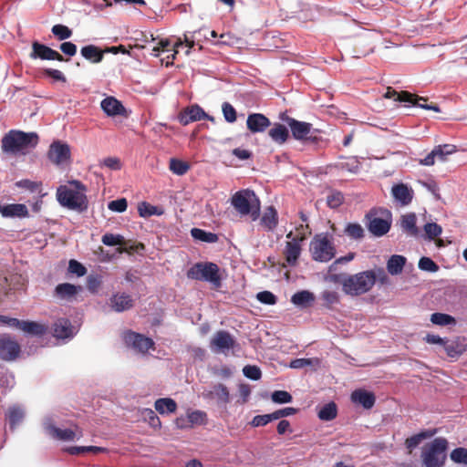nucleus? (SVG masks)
Returning <instances> with one entry per match:
<instances>
[{
    "label": "nucleus",
    "mask_w": 467,
    "mask_h": 467,
    "mask_svg": "<svg viewBox=\"0 0 467 467\" xmlns=\"http://www.w3.org/2000/svg\"><path fill=\"white\" fill-rule=\"evenodd\" d=\"M69 185H60L57 190V199L58 202L69 210L83 213L88 210V200L86 195L87 186L80 181H70Z\"/></svg>",
    "instance_id": "1"
},
{
    "label": "nucleus",
    "mask_w": 467,
    "mask_h": 467,
    "mask_svg": "<svg viewBox=\"0 0 467 467\" xmlns=\"http://www.w3.org/2000/svg\"><path fill=\"white\" fill-rule=\"evenodd\" d=\"M38 143V136L35 132H24L12 130L1 140V149L4 153L16 156L26 154L29 149L35 148Z\"/></svg>",
    "instance_id": "2"
},
{
    "label": "nucleus",
    "mask_w": 467,
    "mask_h": 467,
    "mask_svg": "<svg viewBox=\"0 0 467 467\" xmlns=\"http://www.w3.org/2000/svg\"><path fill=\"white\" fill-rule=\"evenodd\" d=\"M333 279L341 283L342 289L347 295L359 296L368 292L376 283V273L373 270L360 272L341 279L334 275Z\"/></svg>",
    "instance_id": "3"
},
{
    "label": "nucleus",
    "mask_w": 467,
    "mask_h": 467,
    "mask_svg": "<svg viewBox=\"0 0 467 467\" xmlns=\"http://www.w3.org/2000/svg\"><path fill=\"white\" fill-rule=\"evenodd\" d=\"M231 203L241 215H250L253 221L260 216V200L253 190L236 192L231 198Z\"/></svg>",
    "instance_id": "4"
},
{
    "label": "nucleus",
    "mask_w": 467,
    "mask_h": 467,
    "mask_svg": "<svg viewBox=\"0 0 467 467\" xmlns=\"http://www.w3.org/2000/svg\"><path fill=\"white\" fill-rule=\"evenodd\" d=\"M289 126L292 136L295 140L303 142L306 145H318L323 140L321 130L314 129L308 122L296 120L293 118H282Z\"/></svg>",
    "instance_id": "5"
},
{
    "label": "nucleus",
    "mask_w": 467,
    "mask_h": 467,
    "mask_svg": "<svg viewBox=\"0 0 467 467\" xmlns=\"http://www.w3.org/2000/svg\"><path fill=\"white\" fill-rule=\"evenodd\" d=\"M448 441L444 438H436L427 443L421 451V461L425 467H443L447 459Z\"/></svg>",
    "instance_id": "6"
},
{
    "label": "nucleus",
    "mask_w": 467,
    "mask_h": 467,
    "mask_svg": "<svg viewBox=\"0 0 467 467\" xmlns=\"http://www.w3.org/2000/svg\"><path fill=\"white\" fill-rule=\"evenodd\" d=\"M368 230L375 236H383L390 229V213L385 209L372 208L364 218Z\"/></svg>",
    "instance_id": "7"
},
{
    "label": "nucleus",
    "mask_w": 467,
    "mask_h": 467,
    "mask_svg": "<svg viewBox=\"0 0 467 467\" xmlns=\"http://www.w3.org/2000/svg\"><path fill=\"white\" fill-rule=\"evenodd\" d=\"M219 266L212 262H200L194 264L188 271L187 277L192 280L205 281L220 287L222 278Z\"/></svg>",
    "instance_id": "8"
},
{
    "label": "nucleus",
    "mask_w": 467,
    "mask_h": 467,
    "mask_svg": "<svg viewBox=\"0 0 467 467\" xmlns=\"http://www.w3.org/2000/svg\"><path fill=\"white\" fill-rule=\"evenodd\" d=\"M309 251L317 262H328L336 255L335 245L327 234H316L310 242Z\"/></svg>",
    "instance_id": "9"
},
{
    "label": "nucleus",
    "mask_w": 467,
    "mask_h": 467,
    "mask_svg": "<svg viewBox=\"0 0 467 467\" xmlns=\"http://www.w3.org/2000/svg\"><path fill=\"white\" fill-rule=\"evenodd\" d=\"M386 99H392L395 101L404 102L410 104L412 106H416L424 109L433 110L435 112H440L441 109L437 104H428L427 99L423 97H420L416 94H412L409 91H400L398 92L391 87L387 88V91L384 95Z\"/></svg>",
    "instance_id": "10"
},
{
    "label": "nucleus",
    "mask_w": 467,
    "mask_h": 467,
    "mask_svg": "<svg viewBox=\"0 0 467 467\" xmlns=\"http://www.w3.org/2000/svg\"><path fill=\"white\" fill-rule=\"evenodd\" d=\"M238 347L236 340L226 330H219L214 333L210 341V348L214 353L226 354L230 349H234Z\"/></svg>",
    "instance_id": "11"
},
{
    "label": "nucleus",
    "mask_w": 467,
    "mask_h": 467,
    "mask_svg": "<svg viewBox=\"0 0 467 467\" xmlns=\"http://www.w3.org/2000/svg\"><path fill=\"white\" fill-rule=\"evenodd\" d=\"M125 344L140 353H147L150 349H154V341L137 332L129 330L123 334Z\"/></svg>",
    "instance_id": "12"
},
{
    "label": "nucleus",
    "mask_w": 467,
    "mask_h": 467,
    "mask_svg": "<svg viewBox=\"0 0 467 467\" xmlns=\"http://www.w3.org/2000/svg\"><path fill=\"white\" fill-rule=\"evenodd\" d=\"M21 352L19 343L8 334L0 337V358L4 361L16 359Z\"/></svg>",
    "instance_id": "13"
},
{
    "label": "nucleus",
    "mask_w": 467,
    "mask_h": 467,
    "mask_svg": "<svg viewBox=\"0 0 467 467\" xmlns=\"http://www.w3.org/2000/svg\"><path fill=\"white\" fill-rule=\"evenodd\" d=\"M32 59L40 58L42 60H57V61H67L60 53L51 47L41 44L37 41L32 43V51L30 53Z\"/></svg>",
    "instance_id": "14"
},
{
    "label": "nucleus",
    "mask_w": 467,
    "mask_h": 467,
    "mask_svg": "<svg viewBox=\"0 0 467 467\" xmlns=\"http://www.w3.org/2000/svg\"><path fill=\"white\" fill-rule=\"evenodd\" d=\"M47 155L53 163L59 165L70 159V148L66 143L54 141L49 147Z\"/></svg>",
    "instance_id": "15"
},
{
    "label": "nucleus",
    "mask_w": 467,
    "mask_h": 467,
    "mask_svg": "<svg viewBox=\"0 0 467 467\" xmlns=\"http://www.w3.org/2000/svg\"><path fill=\"white\" fill-rule=\"evenodd\" d=\"M100 107L109 117L121 116L127 118L129 116V113L121 101L112 96H109L102 99Z\"/></svg>",
    "instance_id": "16"
},
{
    "label": "nucleus",
    "mask_w": 467,
    "mask_h": 467,
    "mask_svg": "<svg viewBox=\"0 0 467 467\" xmlns=\"http://www.w3.org/2000/svg\"><path fill=\"white\" fill-rule=\"evenodd\" d=\"M205 119L211 121H214V118L207 115L204 110L198 105L186 108L184 111L179 115V121L184 126L191 122Z\"/></svg>",
    "instance_id": "17"
},
{
    "label": "nucleus",
    "mask_w": 467,
    "mask_h": 467,
    "mask_svg": "<svg viewBox=\"0 0 467 467\" xmlns=\"http://www.w3.org/2000/svg\"><path fill=\"white\" fill-rule=\"evenodd\" d=\"M305 239L306 236L302 234L299 238L286 242L284 255L288 265L295 266L297 264L302 250L300 243Z\"/></svg>",
    "instance_id": "18"
},
{
    "label": "nucleus",
    "mask_w": 467,
    "mask_h": 467,
    "mask_svg": "<svg viewBox=\"0 0 467 467\" xmlns=\"http://www.w3.org/2000/svg\"><path fill=\"white\" fill-rule=\"evenodd\" d=\"M271 125L270 119L262 113H251L246 119L247 129L252 133H259L266 130Z\"/></svg>",
    "instance_id": "19"
},
{
    "label": "nucleus",
    "mask_w": 467,
    "mask_h": 467,
    "mask_svg": "<svg viewBox=\"0 0 467 467\" xmlns=\"http://www.w3.org/2000/svg\"><path fill=\"white\" fill-rule=\"evenodd\" d=\"M391 193L394 199L401 205L405 206L411 202L413 198V191L404 183L393 185Z\"/></svg>",
    "instance_id": "20"
},
{
    "label": "nucleus",
    "mask_w": 467,
    "mask_h": 467,
    "mask_svg": "<svg viewBox=\"0 0 467 467\" xmlns=\"http://www.w3.org/2000/svg\"><path fill=\"white\" fill-rule=\"evenodd\" d=\"M0 213L4 217L25 218L29 215V212L26 205L23 203H11L0 205Z\"/></svg>",
    "instance_id": "21"
},
{
    "label": "nucleus",
    "mask_w": 467,
    "mask_h": 467,
    "mask_svg": "<svg viewBox=\"0 0 467 467\" xmlns=\"http://www.w3.org/2000/svg\"><path fill=\"white\" fill-rule=\"evenodd\" d=\"M351 400L354 403L360 404L364 409H371L376 401L374 393L365 389H356L351 394Z\"/></svg>",
    "instance_id": "22"
},
{
    "label": "nucleus",
    "mask_w": 467,
    "mask_h": 467,
    "mask_svg": "<svg viewBox=\"0 0 467 467\" xmlns=\"http://www.w3.org/2000/svg\"><path fill=\"white\" fill-rule=\"evenodd\" d=\"M133 299L126 293L115 294L110 298V306L116 312H123L133 306Z\"/></svg>",
    "instance_id": "23"
},
{
    "label": "nucleus",
    "mask_w": 467,
    "mask_h": 467,
    "mask_svg": "<svg viewBox=\"0 0 467 467\" xmlns=\"http://www.w3.org/2000/svg\"><path fill=\"white\" fill-rule=\"evenodd\" d=\"M82 290L80 285L69 283L59 284L55 288V296L61 300H72Z\"/></svg>",
    "instance_id": "24"
},
{
    "label": "nucleus",
    "mask_w": 467,
    "mask_h": 467,
    "mask_svg": "<svg viewBox=\"0 0 467 467\" xmlns=\"http://www.w3.org/2000/svg\"><path fill=\"white\" fill-rule=\"evenodd\" d=\"M444 350L450 358H458L467 349L465 340L462 337H456L451 340H445Z\"/></svg>",
    "instance_id": "25"
},
{
    "label": "nucleus",
    "mask_w": 467,
    "mask_h": 467,
    "mask_svg": "<svg viewBox=\"0 0 467 467\" xmlns=\"http://www.w3.org/2000/svg\"><path fill=\"white\" fill-rule=\"evenodd\" d=\"M203 397L211 400L216 399L217 401L222 404H227L230 401L228 388L222 383L213 385L211 390L203 393Z\"/></svg>",
    "instance_id": "26"
},
{
    "label": "nucleus",
    "mask_w": 467,
    "mask_h": 467,
    "mask_svg": "<svg viewBox=\"0 0 467 467\" xmlns=\"http://www.w3.org/2000/svg\"><path fill=\"white\" fill-rule=\"evenodd\" d=\"M25 418V410L20 405L10 406L5 413V419L8 420L9 427L12 431L23 421Z\"/></svg>",
    "instance_id": "27"
},
{
    "label": "nucleus",
    "mask_w": 467,
    "mask_h": 467,
    "mask_svg": "<svg viewBox=\"0 0 467 467\" xmlns=\"http://www.w3.org/2000/svg\"><path fill=\"white\" fill-rule=\"evenodd\" d=\"M16 328L33 336H43L47 331V327L43 324L25 320H19V324L16 326Z\"/></svg>",
    "instance_id": "28"
},
{
    "label": "nucleus",
    "mask_w": 467,
    "mask_h": 467,
    "mask_svg": "<svg viewBox=\"0 0 467 467\" xmlns=\"http://www.w3.org/2000/svg\"><path fill=\"white\" fill-rule=\"evenodd\" d=\"M268 135L275 143L282 145L288 140L289 130L285 125L275 123L273 128L269 130Z\"/></svg>",
    "instance_id": "29"
},
{
    "label": "nucleus",
    "mask_w": 467,
    "mask_h": 467,
    "mask_svg": "<svg viewBox=\"0 0 467 467\" xmlns=\"http://www.w3.org/2000/svg\"><path fill=\"white\" fill-rule=\"evenodd\" d=\"M53 335L57 338H67L72 336V327L68 319L60 318L53 325Z\"/></svg>",
    "instance_id": "30"
},
{
    "label": "nucleus",
    "mask_w": 467,
    "mask_h": 467,
    "mask_svg": "<svg viewBox=\"0 0 467 467\" xmlns=\"http://www.w3.org/2000/svg\"><path fill=\"white\" fill-rule=\"evenodd\" d=\"M80 53L87 60L96 64L102 61L105 51L95 45H88L81 48Z\"/></svg>",
    "instance_id": "31"
},
{
    "label": "nucleus",
    "mask_w": 467,
    "mask_h": 467,
    "mask_svg": "<svg viewBox=\"0 0 467 467\" xmlns=\"http://www.w3.org/2000/svg\"><path fill=\"white\" fill-rule=\"evenodd\" d=\"M417 217L415 213H410L401 216L400 226L402 230L410 236H417L419 234V229L416 225Z\"/></svg>",
    "instance_id": "32"
},
{
    "label": "nucleus",
    "mask_w": 467,
    "mask_h": 467,
    "mask_svg": "<svg viewBox=\"0 0 467 467\" xmlns=\"http://www.w3.org/2000/svg\"><path fill=\"white\" fill-rule=\"evenodd\" d=\"M407 259L403 255L393 254L387 262V270L392 275H400L404 268Z\"/></svg>",
    "instance_id": "33"
},
{
    "label": "nucleus",
    "mask_w": 467,
    "mask_h": 467,
    "mask_svg": "<svg viewBox=\"0 0 467 467\" xmlns=\"http://www.w3.org/2000/svg\"><path fill=\"white\" fill-rule=\"evenodd\" d=\"M278 223V216L276 210L270 206L266 209L261 218V224L267 230L273 231Z\"/></svg>",
    "instance_id": "34"
},
{
    "label": "nucleus",
    "mask_w": 467,
    "mask_h": 467,
    "mask_svg": "<svg viewBox=\"0 0 467 467\" xmlns=\"http://www.w3.org/2000/svg\"><path fill=\"white\" fill-rule=\"evenodd\" d=\"M314 300H315L314 295L307 290L296 292L291 297V302L294 305L300 306V307H306V306H310L311 303L314 302Z\"/></svg>",
    "instance_id": "35"
},
{
    "label": "nucleus",
    "mask_w": 467,
    "mask_h": 467,
    "mask_svg": "<svg viewBox=\"0 0 467 467\" xmlns=\"http://www.w3.org/2000/svg\"><path fill=\"white\" fill-rule=\"evenodd\" d=\"M154 407L161 414L173 413L177 410V403L171 398H161L155 401Z\"/></svg>",
    "instance_id": "36"
},
{
    "label": "nucleus",
    "mask_w": 467,
    "mask_h": 467,
    "mask_svg": "<svg viewBox=\"0 0 467 467\" xmlns=\"http://www.w3.org/2000/svg\"><path fill=\"white\" fill-rule=\"evenodd\" d=\"M447 154H445L442 148L438 145L422 160L420 161L421 165L431 166L435 163V159L444 161L447 160Z\"/></svg>",
    "instance_id": "37"
},
{
    "label": "nucleus",
    "mask_w": 467,
    "mask_h": 467,
    "mask_svg": "<svg viewBox=\"0 0 467 467\" xmlns=\"http://www.w3.org/2000/svg\"><path fill=\"white\" fill-rule=\"evenodd\" d=\"M48 432L53 438L66 441H73L77 436L76 432L70 429L62 430L56 426H49Z\"/></svg>",
    "instance_id": "38"
},
{
    "label": "nucleus",
    "mask_w": 467,
    "mask_h": 467,
    "mask_svg": "<svg viewBox=\"0 0 467 467\" xmlns=\"http://www.w3.org/2000/svg\"><path fill=\"white\" fill-rule=\"evenodd\" d=\"M138 212L140 217H150L152 215H162L164 211L162 208L151 205L147 202H141L138 205Z\"/></svg>",
    "instance_id": "39"
},
{
    "label": "nucleus",
    "mask_w": 467,
    "mask_h": 467,
    "mask_svg": "<svg viewBox=\"0 0 467 467\" xmlns=\"http://www.w3.org/2000/svg\"><path fill=\"white\" fill-rule=\"evenodd\" d=\"M337 415V404L333 401L326 404L323 406L318 413L317 416L321 420L329 421L334 420Z\"/></svg>",
    "instance_id": "40"
},
{
    "label": "nucleus",
    "mask_w": 467,
    "mask_h": 467,
    "mask_svg": "<svg viewBox=\"0 0 467 467\" xmlns=\"http://www.w3.org/2000/svg\"><path fill=\"white\" fill-rule=\"evenodd\" d=\"M191 234L194 239L200 240L202 242L212 244L218 241V236L216 234L206 232L199 228H192Z\"/></svg>",
    "instance_id": "41"
},
{
    "label": "nucleus",
    "mask_w": 467,
    "mask_h": 467,
    "mask_svg": "<svg viewBox=\"0 0 467 467\" xmlns=\"http://www.w3.org/2000/svg\"><path fill=\"white\" fill-rule=\"evenodd\" d=\"M66 451L71 455H78L85 452L100 453L106 451L107 449L98 446H72Z\"/></svg>",
    "instance_id": "42"
},
{
    "label": "nucleus",
    "mask_w": 467,
    "mask_h": 467,
    "mask_svg": "<svg viewBox=\"0 0 467 467\" xmlns=\"http://www.w3.org/2000/svg\"><path fill=\"white\" fill-rule=\"evenodd\" d=\"M345 234L351 239L359 240L364 237V229L358 223H349L345 228Z\"/></svg>",
    "instance_id": "43"
},
{
    "label": "nucleus",
    "mask_w": 467,
    "mask_h": 467,
    "mask_svg": "<svg viewBox=\"0 0 467 467\" xmlns=\"http://www.w3.org/2000/svg\"><path fill=\"white\" fill-rule=\"evenodd\" d=\"M169 168L174 174L183 175L189 171L190 165L186 161L172 158L170 160Z\"/></svg>",
    "instance_id": "44"
},
{
    "label": "nucleus",
    "mask_w": 467,
    "mask_h": 467,
    "mask_svg": "<svg viewBox=\"0 0 467 467\" xmlns=\"http://www.w3.org/2000/svg\"><path fill=\"white\" fill-rule=\"evenodd\" d=\"M431 321L439 326H447L455 323L453 317L444 313H434L431 316Z\"/></svg>",
    "instance_id": "45"
},
{
    "label": "nucleus",
    "mask_w": 467,
    "mask_h": 467,
    "mask_svg": "<svg viewBox=\"0 0 467 467\" xmlns=\"http://www.w3.org/2000/svg\"><path fill=\"white\" fill-rule=\"evenodd\" d=\"M451 460L455 463L467 464V449L459 447L451 451Z\"/></svg>",
    "instance_id": "46"
},
{
    "label": "nucleus",
    "mask_w": 467,
    "mask_h": 467,
    "mask_svg": "<svg viewBox=\"0 0 467 467\" xmlns=\"http://www.w3.org/2000/svg\"><path fill=\"white\" fill-rule=\"evenodd\" d=\"M51 31L59 40L67 39L72 36V30L60 24L53 26Z\"/></svg>",
    "instance_id": "47"
},
{
    "label": "nucleus",
    "mask_w": 467,
    "mask_h": 467,
    "mask_svg": "<svg viewBox=\"0 0 467 467\" xmlns=\"http://www.w3.org/2000/svg\"><path fill=\"white\" fill-rule=\"evenodd\" d=\"M102 243L108 246L122 245L125 244V239L119 234H106L102 236Z\"/></svg>",
    "instance_id": "48"
},
{
    "label": "nucleus",
    "mask_w": 467,
    "mask_h": 467,
    "mask_svg": "<svg viewBox=\"0 0 467 467\" xmlns=\"http://www.w3.org/2000/svg\"><path fill=\"white\" fill-rule=\"evenodd\" d=\"M419 268L423 271L434 273L439 270L438 265L430 257L423 256L420 259Z\"/></svg>",
    "instance_id": "49"
},
{
    "label": "nucleus",
    "mask_w": 467,
    "mask_h": 467,
    "mask_svg": "<svg viewBox=\"0 0 467 467\" xmlns=\"http://www.w3.org/2000/svg\"><path fill=\"white\" fill-rule=\"evenodd\" d=\"M426 437V432L422 431L418 434L412 435L410 438H407L405 441V446L409 450V452L410 453L412 450L416 448Z\"/></svg>",
    "instance_id": "50"
},
{
    "label": "nucleus",
    "mask_w": 467,
    "mask_h": 467,
    "mask_svg": "<svg viewBox=\"0 0 467 467\" xmlns=\"http://www.w3.org/2000/svg\"><path fill=\"white\" fill-rule=\"evenodd\" d=\"M143 416L146 421L150 425V427L154 429H161V422L160 418L156 415V413L151 409H146L143 411Z\"/></svg>",
    "instance_id": "51"
},
{
    "label": "nucleus",
    "mask_w": 467,
    "mask_h": 467,
    "mask_svg": "<svg viewBox=\"0 0 467 467\" xmlns=\"http://www.w3.org/2000/svg\"><path fill=\"white\" fill-rule=\"evenodd\" d=\"M344 202V195L340 192H334L327 197V204L332 209L339 207Z\"/></svg>",
    "instance_id": "52"
},
{
    "label": "nucleus",
    "mask_w": 467,
    "mask_h": 467,
    "mask_svg": "<svg viewBox=\"0 0 467 467\" xmlns=\"http://www.w3.org/2000/svg\"><path fill=\"white\" fill-rule=\"evenodd\" d=\"M244 375L253 380H258L262 377L261 369L254 365H246L243 368Z\"/></svg>",
    "instance_id": "53"
},
{
    "label": "nucleus",
    "mask_w": 467,
    "mask_h": 467,
    "mask_svg": "<svg viewBox=\"0 0 467 467\" xmlns=\"http://www.w3.org/2000/svg\"><path fill=\"white\" fill-rule=\"evenodd\" d=\"M222 110L227 122L233 123L236 120V110L229 102L223 103Z\"/></svg>",
    "instance_id": "54"
},
{
    "label": "nucleus",
    "mask_w": 467,
    "mask_h": 467,
    "mask_svg": "<svg viewBox=\"0 0 467 467\" xmlns=\"http://www.w3.org/2000/svg\"><path fill=\"white\" fill-rule=\"evenodd\" d=\"M256 298L259 302L265 305L273 306L276 304L277 297L270 291H262L256 295Z\"/></svg>",
    "instance_id": "55"
},
{
    "label": "nucleus",
    "mask_w": 467,
    "mask_h": 467,
    "mask_svg": "<svg viewBox=\"0 0 467 467\" xmlns=\"http://www.w3.org/2000/svg\"><path fill=\"white\" fill-rule=\"evenodd\" d=\"M272 400L275 403H288L292 401V396L285 390H275L272 393Z\"/></svg>",
    "instance_id": "56"
},
{
    "label": "nucleus",
    "mask_w": 467,
    "mask_h": 467,
    "mask_svg": "<svg viewBox=\"0 0 467 467\" xmlns=\"http://www.w3.org/2000/svg\"><path fill=\"white\" fill-rule=\"evenodd\" d=\"M42 183L38 182H33L28 179H24L16 182V186L30 191L31 192H36Z\"/></svg>",
    "instance_id": "57"
},
{
    "label": "nucleus",
    "mask_w": 467,
    "mask_h": 467,
    "mask_svg": "<svg viewBox=\"0 0 467 467\" xmlns=\"http://www.w3.org/2000/svg\"><path fill=\"white\" fill-rule=\"evenodd\" d=\"M206 413L202 410H194L188 414V421L191 424H204L206 421Z\"/></svg>",
    "instance_id": "58"
},
{
    "label": "nucleus",
    "mask_w": 467,
    "mask_h": 467,
    "mask_svg": "<svg viewBox=\"0 0 467 467\" xmlns=\"http://www.w3.org/2000/svg\"><path fill=\"white\" fill-rule=\"evenodd\" d=\"M426 235L430 239H434L441 234V227L436 223H428L424 225Z\"/></svg>",
    "instance_id": "59"
},
{
    "label": "nucleus",
    "mask_w": 467,
    "mask_h": 467,
    "mask_svg": "<svg viewBox=\"0 0 467 467\" xmlns=\"http://www.w3.org/2000/svg\"><path fill=\"white\" fill-rule=\"evenodd\" d=\"M109 209L118 213H123L127 210L128 202L125 198L111 201L108 205Z\"/></svg>",
    "instance_id": "60"
},
{
    "label": "nucleus",
    "mask_w": 467,
    "mask_h": 467,
    "mask_svg": "<svg viewBox=\"0 0 467 467\" xmlns=\"http://www.w3.org/2000/svg\"><path fill=\"white\" fill-rule=\"evenodd\" d=\"M68 271L72 274H76L78 276H83L87 273L86 267L74 259L69 261Z\"/></svg>",
    "instance_id": "61"
},
{
    "label": "nucleus",
    "mask_w": 467,
    "mask_h": 467,
    "mask_svg": "<svg viewBox=\"0 0 467 467\" xmlns=\"http://www.w3.org/2000/svg\"><path fill=\"white\" fill-rule=\"evenodd\" d=\"M322 299L325 301L327 306L330 307L339 302V296L335 291H324L322 293Z\"/></svg>",
    "instance_id": "62"
},
{
    "label": "nucleus",
    "mask_w": 467,
    "mask_h": 467,
    "mask_svg": "<svg viewBox=\"0 0 467 467\" xmlns=\"http://www.w3.org/2000/svg\"><path fill=\"white\" fill-rule=\"evenodd\" d=\"M272 420H275L272 413L265 414V415H256L252 420L251 424L254 427L265 426L267 423L271 422Z\"/></svg>",
    "instance_id": "63"
},
{
    "label": "nucleus",
    "mask_w": 467,
    "mask_h": 467,
    "mask_svg": "<svg viewBox=\"0 0 467 467\" xmlns=\"http://www.w3.org/2000/svg\"><path fill=\"white\" fill-rule=\"evenodd\" d=\"M101 165L113 171H119L122 167L120 160L117 157L105 158L102 161Z\"/></svg>",
    "instance_id": "64"
}]
</instances>
